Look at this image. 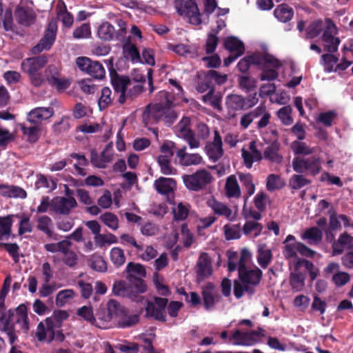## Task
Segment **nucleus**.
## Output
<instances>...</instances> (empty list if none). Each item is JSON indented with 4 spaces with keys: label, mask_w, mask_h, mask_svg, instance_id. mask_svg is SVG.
<instances>
[{
    "label": "nucleus",
    "mask_w": 353,
    "mask_h": 353,
    "mask_svg": "<svg viewBox=\"0 0 353 353\" xmlns=\"http://www.w3.org/2000/svg\"><path fill=\"white\" fill-rule=\"evenodd\" d=\"M153 283L160 295L167 296L170 294L168 286L163 283V278L158 272H155L153 275Z\"/></svg>",
    "instance_id": "obj_53"
},
{
    "label": "nucleus",
    "mask_w": 353,
    "mask_h": 353,
    "mask_svg": "<svg viewBox=\"0 0 353 353\" xmlns=\"http://www.w3.org/2000/svg\"><path fill=\"white\" fill-rule=\"evenodd\" d=\"M91 36L90 25L88 23L81 24L73 31V37L77 39L89 38Z\"/></svg>",
    "instance_id": "obj_64"
},
{
    "label": "nucleus",
    "mask_w": 353,
    "mask_h": 353,
    "mask_svg": "<svg viewBox=\"0 0 353 353\" xmlns=\"http://www.w3.org/2000/svg\"><path fill=\"white\" fill-rule=\"evenodd\" d=\"M214 290V285L212 283H208L202 290V296L203 299V305L206 310H210L214 306L215 302L219 301L221 296L214 295L213 290Z\"/></svg>",
    "instance_id": "obj_28"
},
{
    "label": "nucleus",
    "mask_w": 353,
    "mask_h": 353,
    "mask_svg": "<svg viewBox=\"0 0 353 353\" xmlns=\"http://www.w3.org/2000/svg\"><path fill=\"white\" fill-rule=\"evenodd\" d=\"M225 104L229 110L239 111L245 110V97L239 94H230L227 96Z\"/></svg>",
    "instance_id": "obj_37"
},
{
    "label": "nucleus",
    "mask_w": 353,
    "mask_h": 353,
    "mask_svg": "<svg viewBox=\"0 0 353 353\" xmlns=\"http://www.w3.org/2000/svg\"><path fill=\"white\" fill-rule=\"evenodd\" d=\"M190 120L188 117H183L178 123L177 136L183 139L190 148L194 149L200 147V140L194 130L190 128Z\"/></svg>",
    "instance_id": "obj_10"
},
{
    "label": "nucleus",
    "mask_w": 353,
    "mask_h": 353,
    "mask_svg": "<svg viewBox=\"0 0 353 353\" xmlns=\"http://www.w3.org/2000/svg\"><path fill=\"white\" fill-rule=\"evenodd\" d=\"M125 272L128 273L126 279L131 284H134L139 292H145L147 285L141 277H145L146 271L144 266L140 263L130 262L128 263Z\"/></svg>",
    "instance_id": "obj_7"
},
{
    "label": "nucleus",
    "mask_w": 353,
    "mask_h": 353,
    "mask_svg": "<svg viewBox=\"0 0 353 353\" xmlns=\"http://www.w3.org/2000/svg\"><path fill=\"white\" fill-rule=\"evenodd\" d=\"M263 272L257 267L238 271V278L241 283L247 284L252 289H255L260 284Z\"/></svg>",
    "instance_id": "obj_14"
},
{
    "label": "nucleus",
    "mask_w": 353,
    "mask_h": 353,
    "mask_svg": "<svg viewBox=\"0 0 353 353\" xmlns=\"http://www.w3.org/2000/svg\"><path fill=\"white\" fill-rule=\"evenodd\" d=\"M294 171L297 173L308 172L312 176L318 174L321 170V161L319 157H296L292 162Z\"/></svg>",
    "instance_id": "obj_4"
},
{
    "label": "nucleus",
    "mask_w": 353,
    "mask_h": 353,
    "mask_svg": "<svg viewBox=\"0 0 353 353\" xmlns=\"http://www.w3.org/2000/svg\"><path fill=\"white\" fill-rule=\"evenodd\" d=\"M120 320L118 321L119 327L122 328L131 327L139 322V317L137 314H127L126 310L125 313L120 316Z\"/></svg>",
    "instance_id": "obj_60"
},
{
    "label": "nucleus",
    "mask_w": 353,
    "mask_h": 353,
    "mask_svg": "<svg viewBox=\"0 0 353 353\" xmlns=\"http://www.w3.org/2000/svg\"><path fill=\"white\" fill-rule=\"evenodd\" d=\"M205 150L209 159L214 162L217 161L223 157V150L222 139L217 130H214V132L213 141L207 143Z\"/></svg>",
    "instance_id": "obj_19"
},
{
    "label": "nucleus",
    "mask_w": 353,
    "mask_h": 353,
    "mask_svg": "<svg viewBox=\"0 0 353 353\" xmlns=\"http://www.w3.org/2000/svg\"><path fill=\"white\" fill-rule=\"evenodd\" d=\"M77 314L88 323L92 325H98L96 317L94 316L93 310L91 307L82 306L77 310Z\"/></svg>",
    "instance_id": "obj_52"
},
{
    "label": "nucleus",
    "mask_w": 353,
    "mask_h": 353,
    "mask_svg": "<svg viewBox=\"0 0 353 353\" xmlns=\"http://www.w3.org/2000/svg\"><path fill=\"white\" fill-rule=\"evenodd\" d=\"M138 290L134 284H131L130 282L127 283L124 281H118L114 282L113 285L112 292L116 296L127 297L134 301L140 302L143 299V296H140V294L145 292H139Z\"/></svg>",
    "instance_id": "obj_11"
},
{
    "label": "nucleus",
    "mask_w": 353,
    "mask_h": 353,
    "mask_svg": "<svg viewBox=\"0 0 353 353\" xmlns=\"http://www.w3.org/2000/svg\"><path fill=\"white\" fill-rule=\"evenodd\" d=\"M259 330H252L251 332H242L239 330H236L233 332L232 339L236 341V344L242 345H252L256 343L259 339L263 336V334L261 331H263L262 328H259Z\"/></svg>",
    "instance_id": "obj_18"
},
{
    "label": "nucleus",
    "mask_w": 353,
    "mask_h": 353,
    "mask_svg": "<svg viewBox=\"0 0 353 353\" xmlns=\"http://www.w3.org/2000/svg\"><path fill=\"white\" fill-rule=\"evenodd\" d=\"M54 114L52 108L38 107L32 110L27 116V121L30 124H36L41 126L43 121L47 120Z\"/></svg>",
    "instance_id": "obj_21"
},
{
    "label": "nucleus",
    "mask_w": 353,
    "mask_h": 353,
    "mask_svg": "<svg viewBox=\"0 0 353 353\" xmlns=\"http://www.w3.org/2000/svg\"><path fill=\"white\" fill-rule=\"evenodd\" d=\"M208 205L212 208L215 214L224 216L230 221H234V216H232V211L225 204L213 198L208 201Z\"/></svg>",
    "instance_id": "obj_27"
},
{
    "label": "nucleus",
    "mask_w": 353,
    "mask_h": 353,
    "mask_svg": "<svg viewBox=\"0 0 353 353\" xmlns=\"http://www.w3.org/2000/svg\"><path fill=\"white\" fill-rule=\"evenodd\" d=\"M292 110V108L290 105L284 106L279 110L277 116L283 124L289 125L292 123L293 119L291 116Z\"/></svg>",
    "instance_id": "obj_63"
},
{
    "label": "nucleus",
    "mask_w": 353,
    "mask_h": 353,
    "mask_svg": "<svg viewBox=\"0 0 353 353\" xmlns=\"http://www.w3.org/2000/svg\"><path fill=\"white\" fill-rule=\"evenodd\" d=\"M153 299V302L150 301L147 302L146 316L161 322H165L167 321L165 309L168 304V299L159 296H154Z\"/></svg>",
    "instance_id": "obj_9"
},
{
    "label": "nucleus",
    "mask_w": 353,
    "mask_h": 353,
    "mask_svg": "<svg viewBox=\"0 0 353 353\" xmlns=\"http://www.w3.org/2000/svg\"><path fill=\"white\" fill-rule=\"evenodd\" d=\"M37 228L48 238L55 239V234L53 231V221L50 216L47 215L38 216L37 218Z\"/></svg>",
    "instance_id": "obj_29"
},
{
    "label": "nucleus",
    "mask_w": 353,
    "mask_h": 353,
    "mask_svg": "<svg viewBox=\"0 0 353 353\" xmlns=\"http://www.w3.org/2000/svg\"><path fill=\"white\" fill-rule=\"evenodd\" d=\"M211 88H214V83L208 72H203L198 74V81L196 85V90L198 92L203 93Z\"/></svg>",
    "instance_id": "obj_38"
},
{
    "label": "nucleus",
    "mask_w": 353,
    "mask_h": 353,
    "mask_svg": "<svg viewBox=\"0 0 353 353\" xmlns=\"http://www.w3.org/2000/svg\"><path fill=\"white\" fill-rule=\"evenodd\" d=\"M224 47L230 52L236 54L237 56H241L245 52L243 43L235 37H227L224 41Z\"/></svg>",
    "instance_id": "obj_34"
},
{
    "label": "nucleus",
    "mask_w": 353,
    "mask_h": 353,
    "mask_svg": "<svg viewBox=\"0 0 353 353\" xmlns=\"http://www.w3.org/2000/svg\"><path fill=\"white\" fill-rule=\"evenodd\" d=\"M225 190L229 198H239L241 196V189L235 175H230L227 178Z\"/></svg>",
    "instance_id": "obj_36"
},
{
    "label": "nucleus",
    "mask_w": 353,
    "mask_h": 353,
    "mask_svg": "<svg viewBox=\"0 0 353 353\" xmlns=\"http://www.w3.org/2000/svg\"><path fill=\"white\" fill-rule=\"evenodd\" d=\"M289 282L294 292H300L303 290L305 286V276L301 272H291Z\"/></svg>",
    "instance_id": "obj_47"
},
{
    "label": "nucleus",
    "mask_w": 353,
    "mask_h": 353,
    "mask_svg": "<svg viewBox=\"0 0 353 353\" xmlns=\"http://www.w3.org/2000/svg\"><path fill=\"white\" fill-rule=\"evenodd\" d=\"M176 157L179 158V163L183 166L196 165L202 161V157L199 154L186 152V146L176 151Z\"/></svg>",
    "instance_id": "obj_25"
},
{
    "label": "nucleus",
    "mask_w": 353,
    "mask_h": 353,
    "mask_svg": "<svg viewBox=\"0 0 353 353\" xmlns=\"http://www.w3.org/2000/svg\"><path fill=\"white\" fill-rule=\"evenodd\" d=\"M301 239L307 241L310 245H317L323 239V232L318 227L313 226L305 230Z\"/></svg>",
    "instance_id": "obj_31"
},
{
    "label": "nucleus",
    "mask_w": 353,
    "mask_h": 353,
    "mask_svg": "<svg viewBox=\"0 0 353 353\" xmlns=\"http://www.w3.org/2000/svg\"><path fill=\"white\" fill-rule=\"evenodd\" d=\"M326 27L321 37L322 41L325 43V50L333 53L337 51L340 40L338 37H334L332 30L336 28V26L331 19H325Z\"/></svg>",
    "instance_id": "obj_16"
},
{
    "label": "nucleus",
    "mask_w": 353,
    "mask_h": 353,
    "mask_svg": "<svg viewBox=\"0 0 353 353\" xmlns=\"http://www.w3.org/2000/svg\"><path fill=\"white\" fill-rule=\"evenodd\" d=\"M14 17L19 25L26 27L33 24L36 19L35 14L31 9L21 6L16 8Z\"/></svg>",
    "instance_id": "obj_24"
},
{
    "label": "nucleus",
    "mask_w": 353,
    "mask_h": 353,
    "mask_svg": "<svg viewBox=\"0 0 353 353\" xmlns=\"http://www.w3.org/2000/svg\"><path fill=\"white\" fill-rule=\"evenodd\" d=\"M185 188L194 192L205 189L213 180L212 174L205 169L198 170L192 174H184L182 176Z\"/></svg>",
    "instance_id": "obj_1"
},
{
    "label": "nucleus",
    "mask_w": 353,
    "mask_h": 353,
    "mask_svg": "<svg viewBox=\"0 0 353 353\" xmlns=\"http://www.w3.org/2000/svg\"><path fill=\"white\" fill-rule=\"evenodd\" d=\"M257 261L262 268H266L272 259V254L270 250L259 249L258 252Z\"/></svg>",
    "instance_id": "obj_61"
},
{
    "label": "nucleus",
    "mask_w": 353,
    "mask_h": 353,
    "mask_svg": "<svg viewBox=\"0 0 353 353\" xmlns=\"http://www.w3.org/2000/svg\"><path fill=\"white\" fill-rule=\"evenodd\" d=\"M154 186L158 193L168 195L174 192L176 188V183L172 178L161 176L154 181Z\"/></svg>",
    "instance_id": "obj_26"
},
{
    "label": "nucleus",
    "mask_w": 353,
    "mask_h": 353,
    "mask_svg": "<svg viewBox=\"0 0 353 353\" xmlns=\"http://www.w3.org/2000/svg\"><path fill=\"white\" fill-rule=\"evenodd\" d=\"M257 118H260L259 121L256 123V128L258 129L263 128L269 124L271 114L267 110L265 105L260 104L255 109L244 114L241 118L240 124L244 129H246Z\"/></svg>",
    "instance_id": "obj_5"
},
{
    "label": "nucleus",
    "mask_w": 353,
    "mask_h": 353,
    "mask_svg": "<svg viewBox=\"0 0 353 353\" xmlns=\"http://www.w3.org/2000/svg\"><path fill=\"white\" fill-rule=\"evenodd\" d=\"M261 73L259 75L261 81H274L279 77V72L276 71L279 68L272 67L270 63L263 61L261 65H258Z\"/></svg>",
    "instance_id": "obj_32"
},
{
    "label": "nucleus",
    "mask_w": 353,
    "mask_h": 353,
    "mask_svg": "<svg viewBox=\"0 0 353 353\" xmlns=\"http://www.w3.org/2000/svg\"><path fill=\"white\" fill-rule=\"evenodd\" d=\"M310 183L311 181L302 174H294L289 180L290 186L293 190H299Z\"/></svg>",
    "instance_id": "obj_55"
},
{
    "label": "nucleus",
    "mask_w": 353,
    "mask_h": 353,
    "mask_svg": "<svg viewBox=\"0 0 353 353\" xmlns=\"http://www.w3.org/2000/svg\"><path fill=\"white\" fill-rule=\"evenodd\" d=\"M46 323L48 325V342L50 343L53 340H57L59 342H62L65 339V336L61 331L54 332V323L53 320L50 318L46 319Z\"/></svg>",
    "instance_id": "obj_54"
},
{
    "label": "nucleus",
    "mask_w": 353,
    "mask_h": 353,
    "mask_svg": "<svg viewBox=\"0 0 353 353\" xmlns=\"http://www.w3.org/2000/svg\"><path fill=\"white\" fill-rule=\"evenodd\" d=\"M90 267L99 272H105L107 270V263L101 256L94 254L88 260Z\"/></svg>",
    "instance_id": "obj_51"
},
{
    "label": "nucleus",
    "mask_w": 353,
    "mask_h": 353,
    "mask_svg": "<svg viewBox=\"0 0 353 353\" xmlns=\"http://www.w3.org/2000/svg\"><path fill=\"white\" fill-rule=\"evenodd\" d=\"M57 26L55 22H50L43 37L39 42L32 48V54H39L45 50H49L55 41Z\"/></svg>",
    "instance_id": "obj_13"
},
{
    "label": "nucleus",
    "mask_w": 353,
    "mask_h": 353,
    "mask_svg": "<svg viewBox=\"0 0 353 353\" xmlns=\"http://www.w3.org/2000/svg\"><path fill=\"white\" fill-rule=\"evenodd\" d=\"M263 61L270 63V65L275 68H280L282 66L281 61L270 54H261L259 53H253L241 59L239 61L236 68L241 72L245 74L248 73L252 65L258 67L259 65L261 64Z\"/></svg>",
    "instance_id": "obj_2"
},
{
    "label": "nucleus",
    "mask_w": 353,
    "mask_h": 353,
    "mask_svg": "<svg viewBox=\"0 0 353 353\" xmlns=\"http://www.w3.org/2000/svg\"><path fill=\"white\" fill-rule=\"evenodd\" d=\"M0 194L8 198L26 199L27 197L26 190L15 185H0Z\"/></svg>",
    "instance_id": "obj_30"
},
{
    "label": "nucleus",
    "mask_w": 353,
    "mask_h": 353,
    "mask_svg": "<svg viewBox=\"0 0 353 353\" xmlns=\"http://www.w3.org/2000/svg\"><path fill=\"white\" fill-rule=\"evenodd\" d=\"M107 312L113 317H120L125 313V309L114 299H110L107 304Z\"/></svg>",
    "instance_id": "obj_56"
},
{
    "label": "nucleus",
    "mask_w": 353,
    "mask_h": 353,
    "mask_svg": "<svg viewBox=\"0 0 353 353\" xmlns=\"http://www.w3.org/2000/svg\"><path fill=\"white\" fill-rule=\"evenodd\" d=\"M112 91L108 87H104L101 90V94L98 100L100 110H103L112 103Z\"/></svg>",
    "instance_id": "obj_58"
},
{
    "label": "nucleus",
    "mask_w": 353,
    "mask_h": 353,
    "mask_svg": "<svg viewBox=\"0 0 353 353\" xmlns=\"http://www.w3.org/2000/svg\"><path fill=\"white\" fill-rule=\"evenodd\" d=\"M172 158L160 155L157 157V161L163 174L173 175L176 173V169L171 163Z\"/></svg>",
    "instance_id": "obj_43"
},
{
    "label": "nucleus",
    "mask_w": 353,
    "mask_h": 353,
    "mask_svg": "<svg viewBox=\"0 0 353 353\" xmlns=\"http://www.w3.org/2000/svg\"><path fill=\"white\" fill-rule=\"evenodd\" d=\"M48 63V57L45 55L25 59L21 63V68L23 72H36L45 67Z\"/></svg>",
    "instance_id": "obj_22"
},
{
    "label": "nucleus",
    "mask_w": 353,
    "mask_h": 353,
    "mask_svg": "<svg viewBox=\"0 0 353 353\" xmlns=\"http://www.w3.org/2000/svg\"><path fill=\"white\" fill-rule=\"evenodd\" d=\"M109 63L111 65V68L110 69L111 84L114 92L119 94L118 102L120 104H124L125 103L126 90L131 85L132 80L128 76L119 75L112 68V60H110Z\"/></svg>",
    "instance_id": "obj_6"
},
{
    "label": "nucleus",
    "mask_w": 353,
    "mask_h": 353,
    "mask_svg": "<svg viewBox=\"0 0 353 353\" xmlns=\"http://www.w3.org/2000/svg\"><path fill=\"white\" fill-rule=\"evenodd\" d=\"M5 299H0V323L3 324L2 331L6 334L10 344H13L17 339V335L14 329V325L12 323L14 312L12 310H8L7 316L5 312Z\"/></svg>",
    "instance_id": "obj_12"
},
{
    "label": "nucleus",
    "mask_w": 353,
    "mask_h": 353,
    "mask_svg": "<svg viewBox=\"0 0 353 353\" xmlns=\"http://www.w3.org/2000/svg\"><path fill=\"white\" fill-rule=\"evenodd\" d=\"M77 203L74 197L57 196L51 203L52 210L59 214L68 215L72 208L77 207Z\"/></svg>",
    "instance_id": "obj_17"
},
{
    "label": "nucleus",
    "mask_w": 353,
    "mask_h": 353,
    "mask_svg": "<svg viewBox=\"0 0 353 353\" xmlns=\"http://www.w3.org/2000/svg\"><path fill=\"white\" fill-rule=\"evenodd\" d=\"M322 19H317L312 21L306 29V39H312L317 37L321 32L325 29Z\"/></svg>",
    "instance_id": "obj_45"
},
{
    "label": "nucleus",
    "mask_w": 353,
    "mask_h": 353,
    "mask_svg": "<svg viewBox=\"0 0 353 353\" xmlns=\"http://www.w3.org/2000/svg\"><path fill=\"white\" fill-rule=\"evenodd\" d=\"M239 178L241 184L245 187L246 190L244 196L245 202H246L247 199L255 192V185L253 183V176L250 173H239Z\"/></svg>",
    "instance_id": "obj_39"
},
{
    "label": "nucleus",
    "mask_w": 353,
    "mask_h": 353,
    "mask_svg": "<svg viewBox=\"0 0 353 353\" xmlns=\"http://www.w3.org/2000/svg\"><path fill=\"white\" fill-rule=\"evenodd\" d=\"M274 17L281 22L286 23L294 16V10L286 3L279 5L274 11Z\"/></svg>",
    "instance_id": "obj_35"
},
{
    "label": "nucleus",
    "mask_w": 353,
    "mask_h": 353,
    "mask_svg": "<svg viewBox=\"0 0 353 353\" xmlns=\"http://www.w3.org/2000/svg\"><path fill=\"white\" fill-rule=\"evenodd\" d=\"M123 52L130 59L132 62L143 63L139 51L134 44L130 43H125L123 46Z\"/></svg>",
    "instance_id": "obj_50"
},
{
    "label": "nucleus",
    "mask_w": 353,
    "mask_h": 353,
    "mask_svg": "<svg viewBox=\"0 0 353 353\" xmlns=\"http://www.w3.org/2000/svg\"><path fill=\"white\" fill-rule=\"evenodd\" d=\"M77 67L96 79L105 77V70L103 65L97 61H92L86 57H79L76 59Z\"/></svg>",
    "instance_id": "obj_8"
},
{
    "label": "nucleus",
    "mask_w": 353,
    "mask_h": 353,
    "mask_svg": "<svg viewBox=\"0 0 353 353\" xmlns=\"http://www.w3.org/2000/svg\"><path fill=\"white\" fill-rule=\"evenodd\" d=\"M97 34L103 41H111L116 34L114 26L108 21L103 22L99 27Z\"/></svg>",
    "instance_id": "obj_46"
},
{
    "label": "nucleus",
    "mask_w": 353,
    "mask_h": 353,
    "mask_svg": "<svg viewBox=\"0 0 353 353\" xmlns=\"http://www.w3.org/2000/svg\"><path fill=\"white\" fill-rule=\"evenodd\" d=\"M20 127L23 134L28 137L30 142L34 143L39 139V133L41 130L40 126L28 123V124H20Z\"/></svg>",
    "instance_id": "obj_41"
},
{
    "label": "nucleus",
    "mask_w": 353,
    "mask_h": 353,
    "mask_svg": "<svg viewBox=\"0 0 353 353\" xmlns=\"http://www.w3.org/2000/svg\"><path fill=\"white\" fill-rule=\"evenodd\" d=\"M146 111H148V116L156 122L164 119H168L173 121L177 118V114L174 110L164 106L161 103H155L152 106L148 105Z\"/></svg>",
    "instance_id": "obj_15"
},
{
    "label": "nucleus",
    "mask_w": 353,
    "mask_h": 353,
    "mask_svg": "<svg viewBox=\"0 0 353 353\" xmlns=\"http://www.w3.org/2000/svg\"><path fill=\"white\" fill-rule=\"evenodd\" d=\"M15 322L20 324L21 329L25 332L29 330L28 310L24 304H21L17 307Z\"/></svg>",
    "instance_id": "obj_44"
},
{
    "label": "nucleus",
    "mask_w": 353,
    "mask_h": 353,
    "mask_svg": "<svg viewBox=\"0 0 353 353\" xmlns=\"http://www.w3.org/2000/svg\"><path fill=\"white\" fill-rule=\"evenodd\" d=\"M100 220L108 228L115 230L119 227V220L117 216L112 212H105L100 216Z\"/></svg>",
    "instance_id": "obj_59"
},
{
    "label": "nucleus",
    "mask_w": 353,
    "mask_h": 353,
    "mask_svg": "<svg viewBox=\"0 0 353 353\" xmlns=\"http://www.w3.org/2000/svg\"><path fill=\"white\" fill-rule=\"evenodd\" d=\"M244 292L252 296L255 294L256 290L250 288L247 284L241 283L239 279L234 281V294L236 299H240L243 296Z\"/></svg>",
    "instance_id": "obj_48"
},
{
    "label": "nucleus",
    "mask_w": 353,
    "mask_h": 353,
    "mask_svg": "<svg viewBox=\"0 0 353 353\" xmlns=\"http://www.w3.org/2000/svg\"><path fill=\"white\" fill-rule=\"evenodd\" d=\"M13 215L0 216V241L8 240L11 236Z\"/></svg>",
    "instance_id": "obj_40"
},
{
    "label": "nucleus",
    "mask_w": 353,
    "mask_h": 353,
    "mask_svg": "<svg viewBox=\"0 0 353 353\" xmlns=\"http://www.w3.org/2000/svg\"><path fill=\"white\" fill-rule=\"evenodd\" d=\"M174 6L177 13L187 17L190 23L194 26L201 23V16L195 0H176Z\"/></svg>",
    "instance_id": "obj_3"
},
{
    "label": "nucleus",
    "mask_w": 353,
    "mask_h": 353,
    "mask_svg": "<svg viewBox=\"0 0 353 353\" xmlns=\"http://www.w3.org/2000/svg\"><path fill=\"white\" fill-rule=\"evenodd\" d=\"M291 148L296 155L307 156L314 152V148H310L305 142L294 141L292 143Z\"/></svg>",
    "instance_id": "obj_49"
},
{
    "label": "nucleus",
    "mask_w": 353,
    "mask_h": 353,
    "mask_svg": "<svg viewBox=\"0 0 353 353\" xmlns=\"http://www.w3.org/2000/svg\"><path fill=\"white\" fill-rule=\"evenodd\" d=\"M57 15L61 17L63 24L66 28L72 26L74 22L73 16L67 10L65 3L62 1H59L57 5Z\"/></svg>",
    "instance_id": "obj_42"
},
{
    "label": "nucleus",
    "mask_w": 353,
    "mask_h": 353,
    "mask_svg": "<svg viewBox=\"0 0 353 353\" xmlns=\"http://www.w3.org/2000/svg\"><path fill=\"white\" fill-rule=\"evenodd\" d=\"M196 277L199 281L209 277L212 274V261L208 254L203 252L196 263Z\"/></svg>",
    "instance_id": "obj_23"
},
{
    "label": "nucleus",
    "mask_w": 353,
    "mask_h": 353,
    "mask_svg": "<svg viewBox=\"0 0 353 353\" xmlns=\"http://www.w3.org/2000/svg\"><path fill=\"white\" fill-rule=\"evenodd\" d=\"M280 144L275 140L268 145L263 152V157L271 162L279 163L282 161L283 157L279 154Z\"/></svg>",
    "instance_id": "obj_33"
},
{
    "label": "nucleus",
    "mask_w": 353,
    "mask_h": 353,
    "mask_svg": "<svg viewBox=\"0 0 353 353\" xmlns=\"http://www.w3.org/2000/svg\"><path fill=\"white\" fill-rule=\"evenodd\" d=\"M110 260L117 268L123 265L125 261V256L123 250L117 247L112 248L110 251Z\"/></svg>",
    "instance_id": "obj_57"
},
{
    "label": "nucleus",
    "mask_w": 353,
    "mask_h": 353,
    "mask_svg": "<svg viewBox=\"0 0 353 353\" xmlns=\"http://www.w3.org/2000/svg\"><path fill=\"white\" fill-rule=\"evenodd\" d=\"M46 79L49 84L55 86L58 90L67 89L70 83L65 78H60L58 68L54 65H50L46 70Z\"/></svg>",
    "instance_id": "obj_20"
},
{
    "label": "nucleus",
    "mask_w": 353,
    "mask_h": 353,
    "mask_svg": "<svg viewBox=\"0 0 353 353\" xmlns=\"http://www.w3.org/2000/svg\"><path fill=\"white\" fill-rule=\"evenodd\" d=\"M70 117L68 116H63L59 122L53 125V131L57 134H61L67 132L70 128Z\"/></svg>",
    "instance_id": "obj_62"
}]
</instances>
